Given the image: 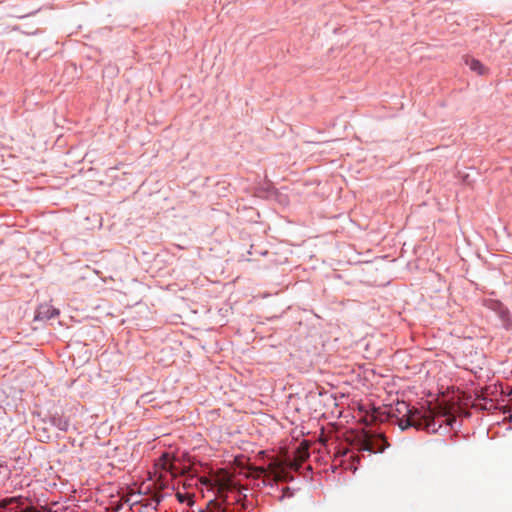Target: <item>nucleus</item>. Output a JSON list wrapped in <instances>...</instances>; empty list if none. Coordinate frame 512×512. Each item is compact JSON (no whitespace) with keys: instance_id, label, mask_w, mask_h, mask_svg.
Masks as SVG:
<instances>
[{"instance_id":"0eeeda50","label":"nucleus","mask_w":512,"mask_h":512,"mask_svg":"<svg viewBox=\"0 0 512 512\" xmlns=\"http://www.w3.org/2000/svg\"><path fill=\"white\" fill-rule=\"evenodd\" d=\"M464 61H465V64L467 66H469V68L476 72L477 74L479 75H483L485 73V67L484 65L477 59L473 58V57H470V56H466L464 58Z\"/></svg>"},{"instance_id":"9b49d317","label":"nucleus","mask_w":512,"mask_h":512,"mask_svg":"<svg viewBox=\"0 0 512 512\" xmlns=\"http://www.w3.org/2000/svg\"><path fill=\"white\" fill-rule=\"evenodd\" d=\"M176 496L180 503L187 502L188 505H192L194 503L192 500V495L190 493L177 492Z\"/></svg>"},{"instance_id":"4468645a","label":"nucleus","mask_w":512,"mask_h":512,"mask_svg":"<svg viewBox=\"0 0 512 512\" xmlns=\"http://www.w3.org/2000/svg\"><path fill=\"white\" fill-rule=\"evenodd\" d=\"M183 485H184V487H186V486H191V483H190V482H187V483H186V481H185Z\"/></svg>"},{"instance_id":"39448f33","label":"nucleus","mask_w":512,"mask_h":512,"mask_svg":"<svg viewBox=\"0 0 512 512\" xmlns=\"http://www.w3.org/2000/svg\"><path fill=\"white\" fill-rule=\"evenodd\" d=\"M48 422L62 432H67L70 426V419L58 412L49 414Z\"/></svg>"},{"instance_id":"2eb2a0df","label":"nucleus","mask_w":512,"mask_h":512,"mask_svg":"<svg viewBox=\"0 0 512 512\" xmlns=\"http://www.w3.org/2000/svg\"><path fill=\"white\" fill-rule=\"evenodd\" d=\"M510 395H511V399H510V401H512V391H511V394H510Z\"/></svg>"},{"instance_id":"1a4fd4ad","label":"nucleus","mask_w":512,"mask_h":512,"mask_svg":"<svg viewBox=\"0 0 512 512\" xmlns=\"http://www.w3.org/2000/svg\"><path fill=\"white\" fill-rule=\"evenodd\" d=\"M485 305L490 310L496 312L497 315L501 314V311L506 309V306H504V304L499 300H492V299L487 300V301H485Z\"/></svg>"},{"instance_id":"f03ea898","label":"nucleus","mask_w":512,"mask_h":512,"mask_svg":"<svg viewBox=\"0 0 512 512\" xmlns=\"http://www.w3.org/2000/svg\"><path fill=\"white\" fill-rule=\"evenodd\" d=\"M389 443L382 433L365 432L358 440V450L369 453H382Z\"/></svg>"},{"instance_id":"20e7f679","label":"nucleus","mask_w":512,"mask_h":512,"mask_svg":"<svg viewBox=\"0 0 512 512\" xmlns=\"http://www.w3.org/2000/svg\"><path fill=\"white\" fill-rule=\"evenodd\" d=\"M0 512H39L34 507H21L15 497L4 499L0 502Z\"/></svg>"},{"instance_id":"7ed1b4c3","label":"nucleus","mask_w":512,"mask_h":512,"mask_svg":"<svg viewBox=\"0 0 512 512\" xmlns=\"http://www.w3.org/2000/svg\"><path fill=\"white\" fill-rule=\"evenodd\" d=\"M265 486L269 488L268 494L275 497L278 501H282L285 498L293 496V492L288 486L280 487L278 482L275 480L264 481Z\"/></svg>"},{"instance_id":"f8f14e48","label":"nucleus","mask_w":512,"mask_h":512,"mask_svg":"<svg viewBox=\"0 0 512 512\" xmlns=\"http://www.w3.org/2000/svg\"><path fill=\"white\" fill-rule=\"evenodd\" d=\"M349 459H350L353 463H354V462L359 463V461H360V457H359V455H358V454H354V453H353V454H351V455L349 456Z\"/></svg>"},{"instance_id":"ddd939ff","label":"nucleus","mask_w":512,"mask_h":512,"mask_svg":"<svg viewBox=\"0 0 512 512\" xmlns=\"http://www.w3.org/2000/svg\"><path fill=\"white\" fill-rule=\"evenodd\" d=\"M350 469H353L354 471L357 470V467L356 466H353V463L351 464V466L349 467Z\"/></svg>"},{"instance_id":"f257e3e1","label":"nucleus","mask_w":512,"mask_h":512,"mask_svg":"<svg viewBox=\"0 0 512 512\" xmlns=\"http://www.w3.org/2000/svg\"><path fill=\"white\" fill-rule=\"evenodd\" d=\"M388 417L391 421L395 419V423L402 431L413 427L429 434L437 433L443 426V423L452 427L453 422L456 421L455 417L443 419L444 415L436 416L435 412L429 407H411L405 401H397L390 408Z\"/></svg>"},{"instance_id":"9d476101","label":"nucleus","mask_w":512,"mask_h":512,"mask_svg":"<svg viewBox=\"0 0 512 512\" xmlns=\"http://www.w3.org/2000/svg\"><path fill=\"white\" fill-rule=\"evenodd\" d=\"M169 455L167 453L163 454L161 460L162 463V469L172 474V476H175V472L173 471V465L168 462Z\"/></svg>"},{"instance_id":"423d86ee","label":"nucleus","mask_w":512,"mask_h":512,"mask_svg":"<svg viewBox=\"0 0 512 512\" xmlns=\"http://www.w3.org/2000/svg\"><path fill=\"white\" fill-rule=\"evenodd\" d=\"M59 315V310L50 304H41L36 312L35 319L37 320H50Z\"/></svg>"},{"instance_id":"6e6552de","label":"nucleus","mask_w":512,"mask_h":512,"mask_svg":"<svg viewBox=\"0 0 512 512\" xmlns=\"http://www.w3.org/2000/svg\"><path fill=\"white\" fill-rule=\"evenodd\" d=\"M498 317L500 318V320L502 322V326L506 330H512V316L507 307L505 310L501 311V314H499Z\"/></svg>"}]
</instances>
